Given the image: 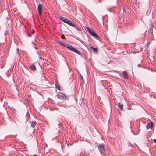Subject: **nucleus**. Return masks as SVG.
<instances>
[{
	"label": "nucleus",
	"mask_w": 156,
	"mask_h": 156,
	"mask_svg": "<svg viewBox=\"0 0 156 156\" xmlns=\"http://www.w3.org/2000/svg\"><path fill=\"white\" fill-rule=\"evenodd\" d=\"M86 29L88 31L90 35L94 37L97 39H99V37L98 35L94 32L93 30L92 29H90L88 27H87Z\"/></svg>",
	"instance_id": "nucleus-1"
},
{
	"label": "nucleus",
	"mask_w": 156,
	"mask_h": 156,
	"mask_svg": "<svg viewBox=\"0 0 156 156\" xmlns=\"http://www.w3.org/2000/svg\"><path fill=\"white\" fill-rule=\"evenodd\" d=\"M69 49L79 55H81V53L78 50L76 49L74 47L72 46L69 45Z\"/></svg>",
	"instance_id": "nucleus-2"
},
{
	"label": "nucleus",
	"mask_w": 156,
	"mask_h": 156,
	"mask_svg": "<svg viewBox=\"0 0 156 156\" xmlns=\"http://www.w3.org/2000/svg\"><path fill=\"white\" fill-rule=\"evenodd\" d=\"M69 25L75 28L78 30H79V28L76 26L75 24L71 21L69 20Z\"/></svg>",
	"instance_id": "nucleus-3"
},
{
	"label": "nucleus",
	"mask_w": 156,
	"mask_h": 156,
	"mask_svg": "<svg viewBox=\"0 0 156 156\" xmlns=\"http://www.w3.org/2000/svg\"><path fill=\"white\" fill-rule=\"evenodd\" d=\"M98 148L101 154H103L104 151V146L103 145H100L98 146Z\"/></svg>",
	"instance_id": "nucleus-4"
},
{
	"label": "nucleus",
	"mask_w": 156,
	"mask_h": 156,
	"mask_svg": "<svg viewBox=\"0 0 156 156\" xmlns=\"http://www.w3.org/2000/svg\"><path fill=\"white\" fill-rule=\"evenodd\" d=\"M37 9L39 14V16H40L42 15V5L41 4H39L38 5Z\"/></svg>",
	"instance_id": "nucleus-5"
},
{
	"label": "nucleus",
	"mask_w": 156,
	"mask_h": 156,
	"mask_svg": "<svg viewBox=\"0 0 156 156\" xmlns=\"http://www.w3.org/2000/svg\"><path fill=\"white\" fill-rule=\"evenodd\" d=\"M29 68L32 70L34 71L36 70L35 66L34 64H31L29 66Z\"/></svg>",
	"instance_id": "nucleus-6"
},
{
	"label": "nucleus",
	"mask_w": 156,
	"mask_h": 156,
	"mask_svg": "<svg viewBox=\"0 0 156 156\" xmlns=\"http://www.w3.org/2000/svg\"><path fill=\"white\" fill-rule=\"evenodd\" d=\"M153 123L152 122H151L147 124L146 127L147 129H149L150 128L152 129L153 127Z\"/></svg>",
	"instance_id": "nucleus-7"
},
{
	"label": "nucleus",
	"mask_w": 156,
	"mask_h": 156,
	"mask_svg": "<svg viewBox=\"0 0 156 156\" xmlns=\"http://www.w3.org/2000/svg\"><path fill=\"white\" fill-rule=\"evenodd\" d=\"M60 20L63 22L68 24V20L63 17H61Z\"/></svg>",
	"instance_id": "nucleus-8"
},
{
	"label": "nucleus",
	"mask_w": 156,
	"mask_h": 156,
	"mask_svg": "<svg viewBox=\"0 0 156 156\" xmlns=\"http://www.w3.org/2000/svg\"><path fill=\"white\" fill-rule=\"evenodd\" d=\"M55 85L56 88H57L59 90H60V85L58 82H57L55 83Z\"/></svg>",
	"instance_id": "nucleus-9"
},
{
	"label": "nucleus",
	"mask_w": 156,
	"mask_h": 156,
	"mask_svg": "<svg viewBox=\"0 0 156 156\" xmlns=\"http://www.w3.org/2000/svg\"><path fill=\"white\" fill-rule=\"evenodd\" d=\"M64 95V94L62 93H59L57 94L58 98L60 99H62V95Z\"/></svg>",
	"instance_id": "nucleus-10"
},
{
	"label": "nucleus",
	"mask_w": 156,
	"mask_h": 156,
	"mask_svg": "<svg viewBox=\"0 0 156 156\" xmlns=\"http://www.w3.org/2000/svg\"><path fill=\"white\" fill-rule=\"evenodd\" d=\"M123 76L124 78L125 79H127L128 78V76L126 72L125 71H124L122 73Z\"/></svg>",
	"instance_id": "nucleus-11"
},
{
	"label": "nucleus",
	"mask_w": 156,
	"mask_h": 156,
	"mask_svg": "<svg viewBox=\"0 0 156 156\" xmlns=\"http://www.w3.org/2000/svg\"><path fill=\"white\" fill-rule=\"evenodd\" d=\"M90 48L92 49L94 53H97L98 52V50L96 48H94L93 46H91L90 47Z\"/></svg>",
	"instance_id": "nucleus-12"
},
{
	"label": "nucleus",
	"mask_w": 156,
	"mask_h": 156,
	"mask_svg": "<svg viewBox=\"0 0 156 156\" xmlns=\"http://www.w3.org/2000/svg\"><path fill=\"white\" fill-rule=\"evenodd\" d=\"M30 123L31 126L33 128H34L36 125V121H32L30 122Z\"/></svg>",
	"instance_id": "nucleus-13"
},
{
	"label": "nucleus",
	"mask_w": 156,
	"mask_h": 156,
	"mask_svg": "<svg viewBox=\"0 0 156 156\" xmlns=\"http://www.w3.org/2000/svg\"><path fill=\"white\" fill-rule=\"evenodd\" d=\"M59 44L62 45L63 47H65L66 48H67L68 49V45H65L64 44H63L62 43H61V42H60V41L59 42Z\"/></svg>",
	"instance_id": "nucleus-14"
},
{
	"label": "nucleus",
	"mask_w": 156,
	"mask_h": 156,
	"mask_svg": "<svg viewBox=\"0 0 156 156\" xmlns=\"http://www.w3.org/2000/svg\"><path fill=\"white\" fill-rule=\"evenodd\" d=\"M123 105L121 104L120 103H119V105H118V107L122 111L123 110Z\"/></svg>",
	"instance_id": "nucleus-15"
},
{
	"label": "nucleus",
	"mask_w": 156,
	"mask_h": 156,
	"mask_svg": "<svg viewBox=\"0 0 156 156\" xmlns=\"http://www.w3.org/2000/svg\"><path fill=\"white\" fill-rule=\"evenodd\" d=\"M67 97V96L64 94V95H62V99H66Z\"/></svg>",
	"instance_id": "nucleus-16"
},
{
	"label": "nucleus",
	"mask_w": 156,
	"mask_h": 156,
	"mask_svg": "<svg viewBox=\"0 0 156 156\" xmlns=\"http://www.w3.org/2000/svg\"><path fill=\"white\" fill-rule=\"evenodd\" d=\"M80 75V77H81V80H82V83H84V80H83V77L81 75Z\"/></svg>",
	"instance_id": "nucleus-17"
},
{
	"label": "nucleus",
	"mask_w": 156,
	"mask_h": 156,
	"mask_svg": "<svg viewBox=\"0 0 156 156\" xmlns=\"http://www.w3.org/2000/svg\"><path fill=\"white\" fill-rule=\"evenodd\" d=\"M61 37L62 39H64V38H65V37H64V35H62V36H61Z\"/></svg>",
	"instance_id": "nucleus-18"
},
{
	"label": "nucleus",
	"mask_w": 156,
	"mask_h": 156,
	"mask_svg": "<svg viewBox=\"0 0 156 156\" xmlns=\"http://www.w3.org/2000/svg\"><path fill=\"white\" fill-rule=\"evenodd\" d=\"M153 140L154 143H156V139H154Z\"/></svg>",
	"instance_id": "nucleus-19"
},
{
	"label": "nucleus",
	"mask_w": 156,
	"mask_h": 156,
	"mask_svg": "<svg viewBox=\"0 0 156 156\" xmlns=\"http://www.w3.org/2000/svg\"><path fill=\"white\" fill-rule=\"evenodd\" d=\"M17 53L18 54H19V51H18V48L17 49Z\"/></svg>",
	"instance_id": "nucleus-20"
},
{
	"label": "nucleus",
	"mask_w": 156,
	"mask_h": 156,
	"mask_svg": "<svg viewBox=\"0 0 156 156\" xmlns=\"http://www.w3.org/2000/svg\"><path fill=\"white\" fill-rule=\"evenodd\" d=\"M28 35L29 36H30V35H29V34H28Z\"/></svg>",
	"instance_id": "nucleus-21"
},
{
	"label": "nucleus",
	"mask_w": 156,
	"mask_h": 156,
	"mask_svg": "<svg viewBox=\"0 0 156 156\" xmlns=\"http://www.w3.org/2000/svg\"><path fill=\"white\" fill-rule=\"evenodd\" d=\"M67 145H68V143H67Z\"/></svg>",
	"instance_id": "nucleus-22"
},
{
	"label": "nucleus",
	"mask_w": 156,
	"mask_h": 156,
	"mask_svg": "<svg viewBox=\"0 0 156 156\" xmlns=\"http://www.w3.org/2000/svg\"><path fill=\"white\" fill-rule=\"evenodd\" d=\"M35 48H36H36H36V47H35Z\"/></svg>",
	"instance_id": "nucleus-23"
}]
</instances>
